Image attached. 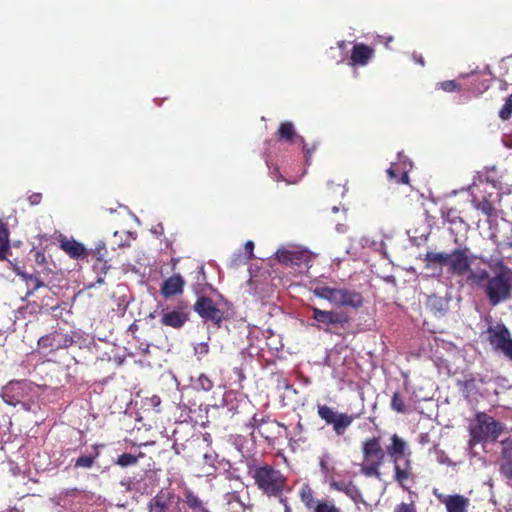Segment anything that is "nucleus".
<instances>
[{
  "label": "nucleus",
  "instance_id": "39",
  "mask_svg": "<svg viewBox=\"0 0 512 512\" xmlns=\"http://www.w3.org/2000/svg\"><path fill=\"white\" fill-rule=\"evenodd\" d=\"M439 85L440 88L445 92H454L461 89V85L455 80L443 81Z\"/></svg>",
  "mask_w": 512,
  "mask_h": 512
},
{
  "label": "nucleus",
  "instance_id": "25",
  "mask_svg": "<svg viewBox=\"0 0 512 512\" xmlns=\"http://www.w3.org/2000/svg\"><path fill=\"white\" fill-rule=\"evenodd\" d=\"M426 262V268H430L432 264L447 265L449 254L443 252H427L423 258Z\"/></svg>",
  "mask_w": 512,
  "mask_h": 512
},
{
  "label": "nucleus",
  "instance_id": "18",
  "mask_svg": "<svg viewBox=\"0 0 512 512\" xmlns=\"http://www.w3.org/2000/svg\"><path fill=\"white\" fill-rule=\"evenodd\" d=\"M184 280L179 274H174L167 278L161 286V294L166 297H172L183 292Z\"/></svg>",
  "mask_w": 512,
  "mask_h": 512
},
{
  "label": "nucleus",
  "instance_id": "23",
  "mask_svg": "<svg viewBox=\"0 0 512 512\" xmlns=\"http://www.w3.org/2000/svg\"><path fill=\"white\" fill-rule=\"evenodd\" d=\"M489 272L486 269L471 270L467 274V282L472 286L484 287V283L490 279Z\"/></svg>",
  "mask_w": 512,
  "mask_h": 512
},
{
  "label": "nucleus",
  "instance_id": "7",
  "mask_svg": "<svg viewBox=\"0 0 512 512\" xmlns=\"http://www.w3.org/2000/svg\"><path fill=\"white\" fill-rule=\"evenodd\" d=\"M317 413L327 425H332L333 431L338 436H343L355 419L354 415L338 413L327 405H318Z\"/></svg>",
  "mask_w": 512,
  "mask_h": 512
},
{
  "label": "nucleus",
  "instance_id": "41",
  "mask_svg": "<svg viewBox=\"0 0 512 512\" xmlns=\"http://www.w3.org/2000/svg\"><path fill=\"white\" fill-rule=\"evenodd\" d=\"M315 512H340V510L334 505L328 503H319L315 507Z\"/></svg>",
  "mask_w": 512,
  "mask_h": 512
},
{
  "label": "nucleus",
  "instance_id": "26",
  "mask_svg": "<svg viewBox=\"0 0 512 512\" xmlns=\"http://www.w3.org/2000/svg\"><path fill=\"white\" fill-rule=\"evenodd\" d=\"M143 457H145V454L143 452H140L138 455L123 453L117 457L114 463L122 468H126L129 466L136 465L138 463L139 458Z\"/></svg>",
  "mask_w": 512,
  "mask_h": 512
},
{
  "label": "nucleus",
  "instance_id": "17",
  "mask_svg": "<svg viewBox=\"0 0 512 512\" xmlns=\"http://www.w3.org/2000/svg\"><path fill=\"white\" fill-rule=\"evenodd\" d=\"M276 135L279 140L286 141V142H292L294 138L299 139V141L303 144V150L306 153L307 158H309L314 151L315 148H306V144L304 141V138L302 136H298L296 134L294 125L290 121L282 122L279 125V128L276 132Z\"/></svg>",
  "mask_w": 512,
  "mask_h": 512
},
{
  "label": "nucleus",
  "instance_id": "40",
  "mask_svg": "<svg viewBox=\"0 0 512 512\" xmlns=\"http://www.w3.org/2000/svg\"><path fill=\"white\" fill-rule=\"evenodd\" d=\"M197 387L204 391H210L213 388V382L206 375L201 374L197 380Z\"/></svg>",
  "mask_w": 512,
  "mask_h": 512
},
{
  "label": "nucleus",
  "instance_id": "55",
  "mask_svg": "<svg viewBox=\"0 0 512 512\" xmlns=\"http://www.w3.org/2000/svg\"><path fill=\"white\" fill-rule=\"evenodd\" d=\"M325 363H326L327 365H330V364H329V354H328V355L326 356V358H325Z\"/></svg>",
  "mask_w": 512,
  "mask_h": 512
},
{
  "label": "nucleus",
  "instance_id": "32",
  "mask_svg": "<svg viewBox=\"0 0 512 512\" xmlns=\"http://www.w3.org/2000/svg\"><path fill=\"white\" fill-rule=\"evenodd\" d=\"M337 288H332L328 286L316 287L314 290V294L322 299L328 300L331 303H334L336 296Z\"/></svg>",
  "mask_w": 512,
  "mask_h": 512
},
{
  "label": "nucleus",
  "instance_id": "30",
  "mask_svg": "<svg viewBox=\"0 0 512 512\" xmlns=\"http://www.w3.org/2000/svg\"><path fill=\"white\" fill-rule=\"evenodd\" d=\"M249 426L253 429V432H257V430L261 426H282L280 423H278L275 420H271L269 417H258L257 414H255L251 421L249 422Z\"/></svg>",
  "mask_w": 512,
  "mask_h": 512
},
{
  "label": "nucleus",
  "instance_id": "48",
  "mask_svg": "<svg viewBox=\"0 0 512 512\" xmlns=\"http://www.w3.org/2000/svg\"><path fill=\"white\" fill-rule=\"evenodd\" d=\"M412 57H413V60H414L417 64H419V65H421V66H424V65H425L424 57H423L421 54H416V53H414Z\"/></svg>",
  "mask_w": 512,
  "mask_h": 512
},
{
  "label": "nucleus",
  "instance_id": "47",
  "mask_svg": "<svg viewBox=\"0 0 512 512\" xmlns=\"http://www.w3.org/2000/svg\"><path fill=\"white\" fill-rule=\"evenodd\" d=\"M29 201L32 205H37L40 203L41 201V194L39 193H35V194H32L30 197H29Z\"/></svg>",
  "mask_w": 512,
  "mask_h": 512
},
{
  "label": "nucleus",
  "instance_id": "19",
  "mask_svg": "<svg viewBox=\"0 0 512 512\" xmlns=\"http://www.w3.org/2000/svg\"><path fill=\"white\" fill-rule=\"evenodd\" d=\"M183 502L191 512H211L207 503L199 498L191 489H185L183 493Z\"/></svg>",
  "mask_w": 512,
  "mask_h": 512
},
{
  "label": "nucleus",
  "instance_id": "2",
  "mask_svg": "<svg viewBox=\"0 0 512 512\" xmlns=\"http://www.w3.org/2000/svg\"><path fill=\"white\" fill-rule=\"evenodd\" d=\"M247 468L257 488L261 490L263 494L275 497L282 494L286 484V478L280 470L268 464L256 466L254 459L247 461Z\"/></svg>",
  "mask_w": 512,
  "mask_h": 512
},
{
  "label": "nucleus",
  "instance_id": "58",
  "mask_svg": "<svg viewBox=\"0 0 512 512\" xmlns=\"http://www.w3.org/2000/svg\"><path fill=\"white\" fill-rule=\"evenodd\" d=\"M506 355H507V356L509 357V359L512 361V354H506Z\"/></svg>",
  "mask_w": 512,
  "mask_h": 512
},
{
  "label": "nucleus",
  "instance_id": "14",
  "mask_svg": "<svg viewBox=\"0 0 512 512\" xmlns=\"http://www.w3.org/2000/svg\"><path fill=\"white\" fill-rule=\"evenodd\" d=\"M189 320V313L183 307L174 310H163L161 324L164 326L180 329Z\"/></svg>",
  "mask_w": 512,
  "mask_h": 512
},
{
  "label": "nucleus",
  "instance_id": "21",
  "mask_svg": "<svg viewBox=\"0 0 512 512\" xmlns=\"http://www.w3.org/2000/svg\"><path fill=\"white\" fill-rule=\"evenodd\" d=\"M472 205L475 209L481 211L488 218L497 216V210L494 204L485 196L482 197L481 199L473 197Z\"/></svg>",
  "mask_w": 512,
  "mask_h": 512
},
{
  "label": "nucleus",
  "instance_id": "42",
  "mask_svg": "<svg viewBox=\"0 0 512 512\" xmlns=\"http://www.w3.org/2000/svg\"><path fill=\"white\" fill-rule=\"evenodd\" d=\"M394 512H417L414 503H401L396 506Z\"/></svg>",
  "mask_w": 512,
  "mask_h": 512
},
{
  "label": "nucleus",
  "instance_id": "51",
  "mask_svg": "<svg viewBox=\"0 0 512 512\" xmlns=\"http://www.w3.org/2000/svg\"><path fill=\"white\" fill-rule=\"evenodd\" d=\"M284 389H286V390H293L296 393V390L294 389L293 385L288 383V382H285Z\"/></svg>",
  "mask_w": 512,
  "mask_h": 512
},
{
  "label": "nucleus",
  "instance_id": "5",
  "mask_svg": "<svg viewBox=\"0 0 512 512\" xmlns=\"http://www.w3.org/2000/svg\"><path fill=\"white\" fill-rule=\"evenodd\" d=\"M505 425L485 412H477L470 423V443L495 442L503 433Z\"/></svg>",
  "mask_w": 512,
  "mask_h": 512
},
{
  "label": "nucleus",
  "instance_id": "38",
  "mask_svg": "<svg viewBox=\"0 0 512 512\" xmlns=\"http://www.w3.org/2000/svg\"><path fill=\"white\" fill-rule=\"evenodd\" d=\"M277 426H261L258 430H257V433L262 437L264 438L265 440L267 441H271L272 439L275 438V433H274V429L276 428Z\"/></svg>",
  "mask_w": 512,
  "mask_h": 512
},
{
  "label": "nucleus",
  "instance_id": "8",
  "mask_svg": "<svg viewBox=\"0 0 512 512\" xmlns=\"http://www.w3.org/2000/svg\"><path fill=\"white\" fill-rule=\"evenodd\" d=\"M194 310L205 321H211L218 327L225 320L224 312L221 311L214 301L206 296H201L194 304Z\"/></svg>",
  "mask_w": 512,
  "mask_h": 512
},
{
  "label": "nucleus",
  "instance_id": "24",
  "mask_svg": "<svg viewBox=\"0 0 512 512\" xmlns=\"http://www.w3.org/2000/svg\"><path fill=\"white\" fill-rule=\"evenodd\" d=\"M299 496L303 504L308 509H314L320 503L316 502L314 497V491L308 484H303L299 491Z\"/></svg>",
  "mask_w": 512,
  "mask_h": 512
},
{
  "label": "nucleus",
  "instance_id": "50",
  "mask_svg": "<svg viewBox=\"0 0 512 512\" xmlns=\"http://www.w3.org/2000/svg\"><path fill=\"white\" fill-rule=\"evenodd\" d=\"M468 78L470 79V83L473 84L478 80L479 75L477 73H471L468 75Z\"/></svg>",
  "mask_w": 512,
  "mask_h": 512
},
{
  "label": "nucleus",
  "instance_id": "31",
  "mask_svg": "<svg viewBox=\"0 0 512 512\" xmlns=\"http://www.w3.org/2000/svg\"><path fill=\"white\" fill-rule=\"evenodd\" d=\"M390 406H391V409L397 413L404 414L407 412V407L405 405V399H404L403 395L398 391L393 393Z\"/></svg>",
  "mask_w": 512,
  "mask_h": 512
},
{
  "label": "nucleus",
  "instance_id": "57",
  "mask_svg": "<svg viewBox=\"0 0 512 512\" xmlns=\"http://www.w3.org/2000/svg\"><path fill=\"white\" fill-rule=\"evenodd\" d=\"M135 327H136V326H135L134 324H133V325H130V330H135Z\"/></svg>",
  "mask_w": 512,
  "mask_h": 512
},
{
  "label": "nucleus",
  "instance_id": "49",
  "mask_svg": "<svg viewBox=\"0 0 512 512\" xmlns=\"http://www.w3.org/2000/svg\"><path fill=\"white\" fill-rule=\"evenodd\" d=\"M320 468H321V471H322L323 473H325V474H326V473H328V471H329V466H328L327 461H325V460H323V459H322V460L320 461Z\"/></svg>",
  "mask_w": 512,
  "mask_h": 512
},
{
  "label": "nucleus",
  "instance_id": "15",
  "mask_svg": "<svg viewBox=\"0 0 512 512\" xmlns=\"http://www.w3.org/2000/svg\"><path fill=\"white\" fill-rule=\"evenodd\" d=\"M374 49L365 43L354 44L350 55V66H366L374 56Z\"/></svg>",
  "mask_w": 512,
  "mask_h": 512
},
{
  "label": "nucleus",
  "instance_id": "11",
  "mask_svg": "<svg viewBox=\"0 0 512 512\" xmlns=\"http://www.w3.org/2000/svg\"><path fill=\"white\" fill-rule=\"evenodd\" d=\"M468 248H457L449 254L448 272L456 276L468 274L471 268V261L468 256Z\"/></svg>",
  "mask_w": 512,
  "mask_h": 512
},
{
  "label": "nucleus",
  "instance_id": "9",
  "mask_svg": "<svg viewBox=\"0 0 512 512\" xmlns=\"http://www.w3.org/2000/svg\"><path fill=\"white\" fill-rule=\"evenodd\" d=\"M488 340L492 347L501 352H512V338L510 331L503 323L489 326Z\"/></svg>",
  "mask_w": 512,
  "mask_h": 512
},
{
  "label": "nucleus",
  "instance_id": "16",
  "mask_svg": "<svg viewBox=\"0 0 512 512\" xmlns=\"http://www.w3.org/2000/svg\"><path fill=\"white\" fill-rule=\"evenodd\" d=\"M313 319L317 321L320 325H336L343 324L347 322V317L344 313L334 312V311H326L321 310L319 308L313 307Z\"/></svg>",
  "mask_w": 512,
  "mask_h": 512
},
{
  "label": "nucleus",
  "instance_id": "1",
  "mask_svg": "<svg viewBox=\"0 0 512 512\" xmlns=\"http://www.w3.org/2000/svg\"><path fill=\"white\" fill-rule=\"evenodd\" d=\"M391 443L386 450L383 448L381 438L373 436L366 438L361 443L362 463L360 471L366 477L381 479L380 467L384 464L386 454L390 456L394 480L405 490L408 489L407 483H415V474L413 472V462L411 451L404 439L397 434L390 438Z\"/></svg>",
  "mask_w": 512,
  "mask_h": 512
},
{
  "label": "nucleus",
  "instance_id": "54",
  "mask_svg": "<svg viewBox=\"0 0 512 512\" xmlns=\"http://www.w3.org/2000/svg\"><path fill=\"white\" fill-rule=\"evenodd\" d=\"M392 40H393V37H388V38H386V41H385V43H384V44H385V46H387V47H388L389 42H391Z\"/></svg>",
  "mask_w": 512,
  "mask_h": 512
},
{
  "label": "nucleus",
  "instance_id": "52",
  "mask_svg": "<svg viewBox=\"0 0 512 512\" xmlns=\"http://www.w3.org/2000/svg\"><path fill=\"white\" fill-rule=\"evenodd\" d=\"M234 371H235V373H237V374H238V376H239V378H240V379L244 378V376H243V373H242V370H241V369H239V368H235V369H234Z\"/></svg>",
  "mask_w": 512,
  "mask_h": 512
},
{
  "label": "nucleus",
  "instance_id": "20",
  "mask_svg": "<svg viewBox=\"0 0 512 512\" xmlns=\"http://www.w3.org/2000/svg\"><path fill=\"white\" fill-rule=\"evenodd\" d=\"M442 502L446 505L447 512H466L469 505V500L459 494L447 496Z\"/></svg>",
  "mask_w": 512,
  "mask_h": 512
},
{
  "label": "nucleus",
  "instance_id": "45",
  "mask_svg": "<svg viewBox=\"0 0 512 512\" xmlns=\"http://www.w3.org/2000/svg\"><path fill=\"white\" fill-rule=\"evenodd\" d=\"M161 404V399H159V397L157 396H153L151 398H149V403H146V405L156 409L160 406Z\"/></svg>",
  "mask_w": 512,
  "mask_h": 512
},
{
  "label": "nucleus",
  "instance_id": "10",
  "mask_svg": "<svg viewBox=\"0 0 512 512\" xmlns=\"http://www.w3.org/2000/svg\"><path fill=\"white\" fill-rule=\"evenodd\" d=\"M31 390L30 384L24 380L10 381L2 388V399L9 405L16 406L26 398Z\"/></svg>",
  "mask_w": 512,
  "mask_h": 512
},
{
  "label": "nucleus",
  "instance_id": "53",
  "mask_svg": "<svg viewBox=\"0 0 512 512\" xmlns=\"http://www.w3.org/2000/svg\"><path fill=\"white\" fill-rule=\"evenodd\" d=\"M338 47H339L340 49H344V48H345V42H344V41H340V42H338Z\"/></svg>",
  "mask_w": 512,
  "mask_h": 512
},
{
  "label": "nucleus",
  "instance_id": "56",
  "mask_svg": "<svg viewBox=\"0 0 512 512\" xmlns=\"http://www.w3.org/2000/svg\"><path fill=\"white\" fill-rule=\"evenodd\" d=\"M135 327H136V326H135L134 324H133V325H130V330H135Z\"/></svg>",
  "mask_w": 512,
  "mask_h": 512
},
{
  "label": "nucleus",
  "instance_id": "33",
  "mask_svg": "<svg viewBox=\"0 0 512 512\" xmlns=\"http://www.w3.org/2000/svg\"><path fill=\"white\" fill-rule=\"evenodd\" d=\"M99 453L96 451L94 455H83L75 459L74 461V467L75 468H86L89 469L93 467L96 458L98 457Z\"/></svg>",
  "mask_w": 512,
  "mask_h": 512
},
{
  "label": "nucleus",
  "instance_id": "28",
  "mask_svg": "<svg viewBox=\"0 0 512 512\" xmlns=\"http://www.w3.org/2000/svg\"><path fill=\"white\" fill-rule=\"evenodd\" d=\"M387 175L390 180L394 181L397 184H408L409 183V176L406 171L399 172L397 169V165L392 164L387 169Z\"/></svg>",
  "mask_w": 512,
  "mask_h": 512
},
{
  "label": "nucleus",
  "instance_id": "35",
  "mask_svg": "<svg viewBox=\"0 0 512 512\" xmlns=\"http://www.w3.org/2000/svg\"><path fill=\"white\" fill-rule=\"evenodd\" d=\"M501 455L505 461H512V438H506L501 441Z\"/></svg>",
  "mask_w": 512,
  "mask_h": 512
},
{
  "label": "nucleus",
  "instance_id": "43",
  "mask_svg": "<svg viewBox=\"0 0 512 512\" xmlns=\"http://www.w3.org/2000/svg\"><path fill=\"white\" fill-rule=\"evenodd\" d=\"M501 473L508 479H512V461H505L501 465Z\"/></svg>",
  "mask_w": 512,
  "mask_h": 512
},
{
  "label": "nucleus",
  "instance_id": "34",
  "mask_svg": "<svg viewBox=\"0 0 512 512\" xmlns=\"http://www.w3.org/2000/svg\"><path fill=\"white\" fill-rule=\"evenodd\" d=\"M89 255H92L99 262H106L107 249L104 242L97 243L95 248L89 251Z\"/></svg>",
  "mask_w": 512,
  "mask_h": 512
},
{
  "label": "nucleus",
  "instance_id": "29",
  "mask_svg": "<svg viewBox=\"0 0 512 512\" xmlns=\"http://www.w3.org/2000/svg\"><path fill=\"white\" fill-rule=\"evenodd\" d=\"M441 217L451 225H456L457 223L464 224V220L456 208H442Z\"/></svg>",
  "mask_w": 512,
  "mask_h": 512
},
{
  "label": "nucleus",
  "instance_id": "36",
  "mask_svg": "<svg viewBox=\"0 0 512 512\" xmlns=\"http://www.w3.org/2000/svg\"><path fill=\"white\" fill-rule=\"evenodd\" d=\"M512 115V94L509 95L499 111V117L502 120H508Z\"/></svg>",
  "mask_w": 512,
  "mask_h": 512
},
{
  "label": "nucleus",
  "instance_id": "3",
  "mask_svg": "<svg viewBox=\"0 0 512 512\" xmlns=\"http://www.w3.org/2000/svg\"><path fill=\"white\" fill-rule=\"evenodd\" d=\"M21 246L22 242L20 240L15 241L13 245H11V241L9 239V231L2 223V260H7L11 265L14 266L17 274L20 275L26 283V296H30L37 289L43 287L44 282L37 275L21 272L19 267H17L19 259L23 256V250L21 249Z\"/></svg>",
  "mask_w": 512,
  "mask_h": 512
},
{
  "label": "nucleus",
  "instance_id": "59",
  "mask_svg": "<svg viewBox=\"0 0 512 512\" xmlns=\"http://www.w3.org/2000/svg\"><path fill=\"white\" fill-rule=\"evenodd\" d=\"M338 211V208L337 207H333V212H337Z\"/></svg>",
  "mask_w": 512,
  "mask_h": 512
},
{
  "label": "nucleus",
  "instance_id": "22",
  "mask_svg": "<svg viewBox=\"0 0 512 512\" xmlns=\"http://www.w3.org/2000/svg\"><path fill=\"white\" fill-rule=\"evenodd\" d=\"M331 488L345 493L347 496H349L354 501L357 500V498L360 496V491L357 488L353 482H345V481H332L331 482Z\"/></svg>",
  "mask_w": 512,
  "mask_h": 512
},
{
  "label": "nucleus",
  "instance_id": "12",
  "mask_svg": "<svg viewBox=\"0 0 512 512\" xmlns=\"http://www.w3.org/2000/svg\"><path fill=\"white\" fill-rule=\"evenodd\" d=\"M363 303L364 299L360 292L346 288H337L333 304L358 309L363 306Z\"/></svg>",
  "mask_w": 512,
  "mask_h": 512
},
{
  "label": "nucleus",
  "instance_id": "4",
  "mask_svg": "<svg viewBox=\"0 0 512 512\" xmlns=\"http://www.w3.org/2000/svg\"><path fill=\"white\" fill-rule=\"evenodd\" d=\"M495 267L497 272L485 284L484 289L492 306H497L508 300L512 293V269L502 260H498Z\"/></svg>",
  "mask_w": 512,
  "mask_h": 512
},
{
  "label": "nucleus",
  "instance_id": "6",
  "mask_svg": "<svg viewBox=\"0 0 512 512\" xmlns=\"http://www.w3.org/2000/svg\"><path fill=\"white\" fill-rule=\"evenodd\" d=\"M86 339L77 333L72 332L71 334H67L61 331H54L45 336H42L38 340V344L41 348H49L50 352H55L59 349H67L70 347L83 349H90L88 345H84Z\"/></svg>",
  "mask_w": 512,
  "mask_h": 512
},
{
  "label": "nucleus",
  "instance_id": "27",
  "mask_svg": "<svg viewBox=\"0 0 512 512\" xmlns=\"http://www.w3.org/2000/svg\"><path fill=\"white\" fill-rule=\"evenodd\" d=\"M302 257L303 254L293 251L282 250L277 252L278 260L284 264L298 265Z\"/></svg>",
  "mask_w": 512,
  "mask_h": 512
},
{
  "label": "nucleus",
  "instance_id": "13",
  "mask_svg": "<svg viewBox=\"0 0 512 512\" xmlns=\"http://www.w3.org/2000/svg\"><path fill=\"white\" fill-rule=\"evenodd\" d=\"M59 248L70 258L75 260H82L89 255V251L82 243L76 241L74 238H67L66 236L60 237Z\"/></svg>",
  "mask_w": 512,
  "mask_h": 512
},
{
  "label": "nucleus",
  "instance_id": "46",
  "mask_svg": "<svg viewBox=\"0 0 512 512\" xmlns=\"http://www.w3.org/2000/svg\"><path fill=\"white\" fill-rule=\"evenodd\" d=\"M253 249H254V243L252 241H247L245 243V250L249 254L248 259L253 258Z\"/></svg>",
  "mask_w": 512,
  "mask_h": 512
},
{
  "label": "nucleus",
  "instance_id": "44",
  "mask_svg": "<svg viewBox=\"0 0 512 512\" xmlns=\"http://www.w3.org/2000/svg\"><path fill=\"white\" fill-rule=\"evenodd\" d=\"M35 261L39 265H43L46 263V255L43 251H36L35 253Z\"/></svg>",
  "mask_w": 512,
  "mask_h": 512
},
{
  "label": "nucleus",
  "instance_id": "37",
  "mask_svg": "<svg viewBox=\"0 0 512 512\" xmlns=\"http://www.w3.org/2000/svg\"><path fill=\"white\" fill-rule=\"evenodd\" d=\"M458 385L463 390V392H467V394H471L473 391L477 390L476 380L472 377L463 381H459Z\"/></svg>",
  "mask_w": 512,
  "mask_h": 512
}]
</instances>
